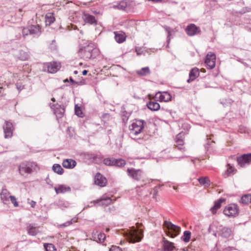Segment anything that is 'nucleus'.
I'll return each instance as SVG.
<instances>
[{"instance_id": "obj_1", "label": "nucleus", "mask_w": 251, "mask_h": 251, "mask_svg": "<svg viewBox=\"0 0 251 251\" xmlns=\"http://www.w3.org/2000/svg\"><path fill=\"white\" fill-rule=\"evenodd\" d=\"M79 55L85 59L95 58L99 53L98 49L94 47L91 43L84 49H80L78 51Z\"/></svg>"}, {"instance_id": "obj_2", "label": "nucleus", "mask_w": 251, "mask_h": 251, "mask_svg": "<svg viewBox=\"0 0 251 251\" xmlns=\"http://www.w3.org/2000/svg\"><path fill=\"white\" fill-rule=\"evenodd\" d=\"M125 236L129 243L138 242L143 238V230L133 227L125 233Z\"/></svg>"}, {"instance_id": "obj_3", "label": "nucleus", "mask_w": 251, "mask_h": 251, "mask_svg": "<svg viewBox=\"0 0 251 251\" xmlns=\"http://www.w3.org/2000/svg\"><path fill=\"white\" fill-rule=\"evenodd\" d=\"M144 123L145 122L143 120H138L134 121L129 126L130 135L131 136H134L141 133L144 127Z\"/></svg>"}, {"instance_id": "obj_4", "label": "nucleus", "mask_w": 251, "mask_h": 251, "mask_svg": "<svg viewBox=\"0 0 251 251\" xmlns=\"http://www.w3.org/2000/svg\"><path fill=\"white\" fill-rule=\"evenodd\" d=\"M164 226L168 230L166 231L167 236L174 238L179 234L180 231V227L179 226L174 225L171 222L167 221L164 222Z\"/></svg>"}, {"instance_id": "obj_5", "label": "nucleus", "mask_w": 251, "mask_h": 251, "mask_svg": "<svg viewBox=\"0 0 251 251\" xmlns=\"http://www.w3.org/2000/svg\"><path fill=\"white\" fill-rule=\"evenodd\" d=\"M237 162L241 167L251 164V153L244 154L237 158Z\"/></svg>"}, {"instance_id": "obj_6", "label": "nucleus", "mask_w": 251, "mask_h": 251, "mask_svg": "<svg viewBox=\"0 0 251 251\" xmlns=\"http://www.w3.org/2000/svg\"><path fill=\"white\" fill-rule=\"evenodd\" d=\"M187 34L189 36H193L201 33V29L194 24L187 26L185 29Z\"/></svg>"}, {"instance_id": "obj_7", "label": "nucleus", "mask_w": 251, "mask_h": 251, "mask_svg": "<svg viewBox=\"0 0 251 251\" xmlns=\"http://www.w3.org/2000/svg\"><path fill=\"white\" fill-rule=\"evenodd\" d=\"M215 54L212 52H208L205 60V63L210 69H212L215 67Z\"/></svg>"}, {"instance_id": "obj_8", "label": "nucleus", "mask_w": 251, "mask_h": 251, "mask_svg": "<svg viewBox=\"0 0 251 251\" xmlns=\"http://www.w3.org/2000/svg\"><path fill=\"white\" fill-rule=\"evenodd\" d=\"M128 175L136 180H140L142 179L143 172L141 170H135L134 169H128L127 170Z\"/></svg>"}, {"instance_id": "obj_9", "label": "nucleus", "mask_w": 251, "mask_h": 251, "mask_svg": "<svg viewBox=\"0 0 251 251\" xmlns=\"http://www.w3.org/2000/svg\"><path fill=\"white\" fill-rule=\"evenodd\" d=\"M224 214L228 217H233L238 213L237 205L230 204L226 206L224 210Z\"/></svg>"}, {"instance_id": "obj_10", "label": "nucleus", "mask_w": 251, "mask_h": 251, "mask_svg": "<svg viewBox=\"0 0 251 251\" xmlns=\"http://www.w3.org/2000/svg\"><path fill=\"white\" fill-rule=\"evenodd\" d=\"M5 138H11L13 135V127L11 123L6 121L3 126Z\"/></svg>"}, {"instance_id": "obj_11", "label": "nucleus", "mask_w": 251, "mask_h": 251, "mask_svg": "<svg viewBox=\"0 0 251 251\" xmlns=\"http://www.w3.org/2000/svg\"><path fill=\"white\" fill-rule=\"evenodd\" d=\"M162 246L163 251H174L176 249L174 243L168 241L165 237L162 238Z\"/></svg>"}, {"instance_id": "obj_12", "label": "nucleus", "mask_w": 251, "mask_h": 251, "mask_svg": "<svg viewBox=\"0 0 251 251\" xmlns=\"http://www.w3.org/2000/svg\"><path fill=\"white\" fill-rule=\"evenodd\" d=\"M50 107L53 109L54 113L57 118H61L63 117L65 112L63 107L58 104H50Z\"/></svg>"}, {"instance_id": "obj_13", "label": "nucleus", "mask_w": 251, "mask_h": 251, "mask_svg": "<svg viewBox=\"0 0 251 251\" xmlns=\"http://www.w3.org/2000/svg\"><path fill=\"white\" fill-rule=\"evenodd\" d=\"M95 183L100 187H104L107 183V180L101 174L97 173L95 176Z\"/></svg>"}, {"instance_id": "obj_14", "label": "nucleus", "mask_w": 251, "mask_h": 251, "mask_svg": "<svg viewBox=\"0 0 251 251\" xmlns=\"http://www.w3.org/2000/svg\"><path fill=\"white\" fill-rule=\"evenodd\" d=\"M221 228L219 231V235L225 238H228L230 237L232 234L231 228L226 226H221Z\"/></svg>"}, {"instance_id": "obj_15", "label": "nucleus", "mask_w": 251, "mask_h": 251, "mask_svg": "<svg viewBox=\"0 0 251 251\" xmlns=\"http://www.w3.org/2000/svg\"><path fill=\"white\" fill-rule=\"evenodd\" d=\"M115 39L118 43H122L126 40V33L122 31H114Z\"/></svg>"}, {"instance_id": "obj_16", "label": "nucleus", "mask_w": 251, "mask_h": 251, "mask_svg": "<svg viewBox=\"0 0 251 251\" xmlns=\"http://www.w3.org/2000/svg\"><path fill=\"white\" fill-rule=\"evenodd\" d=\"M27 233L31 236H35L40 232L39 227L29 224L26 227Z\"/></svg>"}, {"instance_id": "obj_17", "label": "nucleus", "mask_w": 251, "mask_h": 251, "mask_svg": "<svg viewBox=\"0 0 251 251\" xmlns=\"http://www.w3.org/2000/svg\"><path fill=\"white\" fill-rule=\"evenodd\" d=\"M54 190L57 194H63L66 192H69L71 191L70 186L65 185H59L57 187H54Z\"/></svg>"}, {"instance_id": "obj_18", "label": "nucleus", "mask_w": 251, "mask_h": 251, "mask_svg": "<svg viewBox=\"0 0 251 251\" xmlns=\"http://www.w3.org/2000/svg\"><path fill=\"white\" fill-rule=\"evenodd\" d=\"M60 68V64L56 62H50L48 65V71L50 73H55Z\"/></svg>"}, {"instance_id": "obj_19", "label": "nucleus", "mask_w": 251, "mask_h": 251, "mask_svg": "<svg viewBox=\"0 0 251 251\" xmlns=\"http://www.w3.org/2000/svg\"><path fill=\"white\" fill-rule=\"evenodd\" d=\"M95 204L99 205L107 206L112 202V200L109 197L103 196L100 199L98 200L94 201Z\"/></svg>"}, {"instance_id": "obj_20", "label": "nucleus", "mask_w": 251, "mask_h": 251, "mask_svg": "<svg viewBox=\"0 0 251 251\" xmlns=\"http://www.w3.org/2000/svg\"><path fill=\"white\" fill-rule=\"evenodd\" d=\"M83 19L84 21L86 23H88L92 25H97V21L95 19V17L93 15L84 13L83 16Z\"/></svg>"}, {"instance_id": "obj_21", "label": "nucleus", "mask_w": 251, "mask_h": 251, "mask_svg": "<svg viewBox=\"0 0 251 251\" xmlns=\"http://www.w3.org/2000/svg\"><path fill=\"white\" fill-rule=\"evenodd\" d=\"M20 174L24 175L25 174L31 173V169L29 168L28 163H23L19 166Z\"/></svg>"}, {"instance_id": "obj_22", "label": "nucleus", "mask_w": 251, "mask_h": 251, "mask_svg": "<svg viewBox=\"0 0 251 251\" xmlns=\"http://www.w3.org/2000/svg\"><path fill=\"white\" fill-rule=\"evenodd\" d=\"M0 198L3 202L7 204L9 202L10 197V193L6 189H3L0 194Z\"/></svg>"}, {"instance_id": "obj_23", "label": "nucleus", "mask_w": 251, "mask_h": 251, "mask_svg": "<svg viewBox=\"0 0 251 251\" xmlns=\"http://www.w3.org/2000/svg\"><path fill=\"white\" fill-rule=\"evenodd\" d=\"M92 237L93 238L94 241L99 243H103L105 239L106 236L103 233H100L96 231L95 233H93Z\"/></svg>"}, {"instance_id": "obj_24", "label": "nucleus", "mask_w": 251, "mask_h": 251, "mask_svg": "<svg viewBox=\"0 0 251 251\" xmlns=\"http://www.w3.org/2000/svg\"><path fill=\"white\" fill-rule=\"evenodd\" d=\"M76 165V162L75 160L72 159H67L63 161V166L67 169L74 168Z\"/></svg>"}, {"instance_id": "obj_25", "label": "nucleus", "mask_w": 251, "mask_h": 251, "mask_svg": "<svg viewBox=\"0 0 251 251\" xmlns=\"http://www.w3.org/2000/svg\"><path fill=\"white\" fill-rule=\"evenodd\" d=\"M225 201L224 199L221 198L215 201L214 205L210 209L213 214L216 213L217 210L221 207V203Z\"/></svg>"}, {"instance_id": "obj_26", "label": "nucleus", "mask_w": 251, "mask_h": 251, "mask_svg": "<svg viewBox=\"0 0 251 251\" xmlns=\"http://www.w3.org/2000/svg\"><path fill=\"white\" fill-rule=\"evenodd\" d=\"M160 94V96L158 98L160 101L167 102L171 100L172 98L171 95L167 92H163L161 93L158 92Z\"/></svg>"}, {"instance_id": "obj_27", "label": "nucleus", "mask_w": 251, "mask_h": 251, "mask_svg": "<svg viewBox=\"0 0 251 251\" xmlns=\"http://www.w3.org/2000/svg\"><path fill=\"white\" fill-rule=\"evenodd\" d=\"M29 28L30 34L38 35L41 32V28L39 25H31Z\"/></svg>"}, {"instance_id": "obj_28", "label": "nucleus", "mask_w": 251, "mask_h": 251, "mask_svg": "<svg viewBox=\"0 0 251 251\" xmlns=\"http://www.w3.org/2000/svg\"><path fill=\"white\" fill-rule=\"evenodd\" d=\"M147 106L149 109L151 111H157L160 108V104L155 101H151L147 103Z\"/></svg>"}, {"instance_id": "obj_29", "label": "nucleus", "mask_w": 251, "mask_h": 251, "mask_svg": "<svg viewBox=\"0 0 251 251\" xmlns=\"http://www.w3.org/2000/svg\"><path fill=\"white\" fill-rule=\"evenodd\" d=\"M136 73L140 76H147L151 74V71L149 67H146L137 71Z\"/></svg>"}, {"instance_id": "obj_30", "label": "nucleus", "mask_w": 251, "mask_h": 251, "mask_svg": "<svg viewBox=\"0 0 251 251\" xmlns=\"http://www.w3.org/2000/svg\"><path fill=\"white\" fill-rule=\"evenodd\" d=\"M19 59L25 61L28 59L29 55L27 52L23 50H19V52L16 55Z\"/></svg>"}, {"instance_id": "obj_31", "label": "nucleus", "mask_w": 251, "mask_h": 251, "mask_svg": "<svg viewBox=\"0 0 251 251\" xmlns=\"http://www.w3.org/2000/svg\"><path fill=\"white\" fill-rule=\"evenodd\" d=\"M198 181L201 185L205 187H208L210 185V181L207 177H201L198 179Z\"/></svg>"}, {"instance_id": "obj_32", "label": "nucleus", "mask_w": 251, "mask_h": 251, "mask_svg": "<svg viewBox=\"0 0 251 251\" xmlns=\"http://www.w3.org/2000/svg\"><path fill=\"white\" fill-rule=\"evenodd\" d=\"M52 170L55 173L58 175H62L64 173V170L62 167L58 164H54L52 167Z\"/></svg>"}, {"instance_id": "obj_33", "label": "nucleus", "mask_w": 251, "mask_h": 251, "mask_svg": "<svg viewBox=\"0 0 251 251\" xmlns=\"http://www.w3.org/2000/svg\"><path fill=\"white\" fill-rule=\"evenodd\" d=\"M55 21V18L52 13H48L46 15V25H50Z\"/></svg>"}, {"instance_id": "obj_34", "label": "nucleus", "mask_w": 251, "mask_h": 251, "mask_svg": "<svg viewBox=\"0 0 251 251\" xmlns=\"http://www.w3.org/2000/svg\"><path fill=\"white\" fill-rule=\"evenodd\" d=\"M200 75L199 70L197 68H194L190 71L189 76L195 79Z\"/></svg>"}, {"instance_id": "obj_35", "label": "nucleus", "mask_w": 251, "mask_h": 251, "mask_svg": "<svg viewBox=\"0 0 251 251\" xmlns=\"http://www.w3.org/2000/svg\"><path fill=\"white\" fill-rule=\"evenodd\" d=\"M113 166L119 167H124L126 164V162L123 159H115L114 158Z\"/></svg>"}, {"instance_id": "obj_36", "label": "nucleus", "mask_w": 251, "mask_h": 251, "mask_svg": "<svg viewBox=\"0 0 251 251\" xmlns=\"http://www.w3.org/2000/svg\"><path fill=\"white\" fill-rule=\"evenodd\" d=\"M241 202L245 204L251 203V195L246 194L243 196L241 199Z\"/></svg>"}, {"instance_id": "obj_37", "label": "nucleus", "mask_w": 251, "mask_h": 251, "mask_svg": "<svg viewBox=\"0 0 251 251\" xmlns=\"http://www.w3.org/2000/svg\"><path fill=\"white\" fill-rule=\"evenodd\" d=\"M127 6V3L125 1H121L119 4L117 5H114L113 6L114 8H117L119 10H125Z\"/></svg>"}, {"instance_id": "obj_38", "label": "nucleus", "mask_w": 251, "mask_h": 251, "mask_svg": "<svg viewBox=\"0 0 251 251\" xmlns=\"http://www.w3.org/2000/svg\"><path fill=\"white\" fill-rule=\"evenodd\" d=\"M191 232L188 230H186L183 232V235L181 237V239L184 242L187 243L190 241L191 237Z\"/></svg>"}, {"instance_id": "obj_39", "label": "nucleus", "mask_w": 251, "mask_h": 251, "mask_svg": "<svg viewBox=\"0 0 251 251\" xmlns=\"http://www.w3.org/2000/svg\"><path fill=\"white\" fill-rule=\"evenodd\" d=\"M176 146L178 148L179 150H181V147L183 145L184 141L183 140L180 138V136L178 135L176 137Z\"/></svg>"}, {"instance_id": "obj_40", "label": "nucleus", "mask_w": 251, "mask_h": 251, "mask_svg": "<svg viewBox=\"0 0 251 251\" xmlns=\"http://www.w3.org/2000/svg\"><path fill=\"white\" fill-rule=\"evenodd\" d=\"M114 158H106L103 160V163L107 166H113Z\"/></svg>"}, {"instance_id": "obj_41", "label": "nucleus", "mask_w": 251, "mask_h": 251, "mask_svg": "<svg viewBox=\"0 0 251 251\" xmlns=\"http://www.w3.org/2000/svg\"><path fill=\"white\" fill-rule=\"evenodd\" d=\"M44 247L45 248L46 251H56L54 249V246L52 244H45Z\"/></svg>"}, {"instance_id": "obj_42", "label": "nucleus", "mask_w": 251, "mask_h": 251, "mask_svg": "<svg viewBox=\"0 0 251 251\" xmlns=\"http://www.w3.org/2000/svg\"><path fill=\"white\" fill-rule=\"evenodd\" d=\"M227 169L226 172V176H230L234 171V168L230 164H227Z\"/></svg>"}, {"instance_id": "obj_43", "label": "nucleus", "mask_w": 251, "mask_h": 251, "mask_svg": "<svg viewBox=\"0 0 251 251\" xmlns=\"http://www.w3.org/2000/svg\"><path fill=\"white\" fill-rule=\"evenodd\" d=\"M84 156L86 159H88L91 160H94L96 157V154L94 153L87 152L84 154Z\"/></svg>"}, {"instance_id": "obj_44", "label": "nucleus", "mask_w": 251, "mask_h": 251, "mask_svg": "<svg viewBox=\"0 0 251 251\" xmlns=\"http://www.w3.org/2000/svg\"><path fill=\"white\" fill-rule=\"evenodd\" d=\"M164 28H165L166 31L168 33L167 38H168V41H169L171 39V36L172 35V33L173 31V30L172 28H171L170 27L167 26H165Z\"/></svg>"}, {"instance_id": "obj_45", "label": "nucleus", "mask_w": 251, "mask_h": 251, "mask_svg": "<svg viewBox=\"0 0 251 251\" xmlns=\"http://www.w3.org/2000/svg\"><path fill=\"white\" fill-rule=\"evenodd\" d=\"M29 168L31 169V173L33 171H35L38 168L37 164L35 162L28 163Z\"/></svg>"}, {"instance_id": "obj_46", "label": "nucleus", "mask_w": 251, "mask_h": 251, "mask_svg": "<svg viewBox=\"0 0 251 251\" xmlns=\"http://www.w3.org/2000/svg\"><path fill=\"white\" fill-rule=\"evenodd\" d=\"M10 199L11 202L13 204L14 207H16L18 206L19 204L17 201V199L15 196H11L10 197Z\"/></svg>"}, {"instance_id": "obj_47", "label": "nucleus", "mask_w": 251, "mask_h": 251, "mask_svg": "<svg viewBox=\"0 0 251 251\" xmlns=\"http://www.w3.org/2000/svg\"><path fill=\"white\" fill-rule=\"evenodd\" d=\"M75 113L76 115L78 116L81 117L82 115V112L81 111V109L79 107H76V105L75 106Z\"/></svg>"}, {"instance_id": "obj_48", "label": "nucleus", "mask_w": 251, "mask_h": 251, "mask_svg": "<svg viewBox=\"0 0 251 251\" xmlns=\"http://www.w3.org/2000/svg\"><path fill=\"white\" fill-rule=\"evenodd\" d=\"M74 219H72V220H70V221H68L67 222H66V223L62 224V225H60V226L61 227H64V226H69L70 225H71V224H73V221Z\"/></svg>"}, {"instance_id": "obj_49", "label": "nucleus", "mask_w": 251, "mask_h": 251, "mask_svg": "<svg viewBox=\"0 0 251 251\" xmlns=\"http://www.w3.org/2000/svg\"><path fill=\"white\" fill-rule=\"evenodd\" d=\"M16 87L19 92L24 88V85H23L21 82L17 83Z\"/></svg>"}, {"instance_id": "obj_50", "label": "nucleus", "mask_w": 251, "mask_h": 251, "mask_svg": "<svg viewBox=\"0 0 251 251\" xmlns=\"http://www.w3.org/2000/svg\"><path fill=\"white\" fill-rule=\"evenodd\" d=\"M23 35L25 36L29 34V28H24L22 31Z\"/></svg>"}, {"instance_id": "obj_51", "label": "nucleus", "mask_w": 251, "mask_h": 251, "mask_svg": "<svg viewBox=\"0 0 251 251\" xmlns=\"http://www.w3.org/2000/svg\"><path fill=\"white\" fill-rule=\"evenodd\" d=\"M109 251H123L122 249L119 247L117 246H112V248L110 249Z\"/></svg>"}, {"instance_id": "obj_52", "label": "nucleus", "mask_w": 251, "mask_h": 251, "mask_svg": "<svg viewBox=\"0 0 251 251\" xmlns=\"http://www.w3.org/2000/svg\"><path fill=\"white\" fill-rule=\"evenodd\" d=\"M29 203L30 204L32 208H34L35 207V206L36 202L32 200V201H30Z\"/></svg>"}, {"instance_id": "obj_53", "label": "nucleus", "mask_w": 251, "mask_h": 251, "mask_svg": "<svg viewBox=\"0 0 251 251\" xmlns=\"http://www.w3.org/2000/svg\"><path fill=\"white\" fill-rule=\"evenodd\" d=\"M195 79L193 78H191L190 77V76H189V79L187 80V82L188 83H190L191 82H192V81L194 80Z\"/></svg>"}, {"instance_id": "obj_54", "label": "nucleus", "mask_w": 251, "mask_h": 251, "mask_svg": "<svg viewBox=\"0 0 251 251\" xmlns=\"http://www.w3.org/2000/svg\"><path fill=\"white\" fill-rule=\"evenodd\" d=\"M87 73H88V71L87 70H83L82 71V75H86Z\"/></svg>"}, {"instance_id": "obj_55", "label": "nucleus", "mask_w": 251, "mask_h": 251, "mask_svg": "<svg viewBox=\"0 0 251 251\" xmlns=\"http://www.w3.org/2000/svg\"><path fill=\"white\" fill-rule=\"evenodd\" d=\"M70 80L72 82H73V83H76L72 78V77H70Z\"/></svg>"}, {"instance_id": "obj_56", "label": "nucleus", "mask_w": 251, "mask_h": 251, "mask_svg": "<svg viewBox=\"0 0 251 251\" xmlns=\"http://www.w3.org/2000/svg\"><path fill=\"white\" fill-rule=\"evenodd\" d=\"M149 1H152L153 2H158L161 1V0H148Z\"/></svg>"}, {"instance_id": "obj_57", "label": "nucleus", "mask_w": 251, "mask_h": 251, "mask_svg": "<svg viewBox=\"0 0 251 251\" xmlns=\"http://www.w3.org/2000/svg\"><path fill=\"white\" fill-rule=\"evenodd\" d=\"M208 231L209 232H211V226H210L208 228Z\"/></svg>"}, {"instance_id": "obj_58", "label": "nucleus", "mask_w": 251, "mask_h": 251, "mask_svg": "<svg viewBox=\"0 0 251 251\" xmlns=\"http://www.w3.org/2000/svg\"><path fill=\"white\" fill-rule=\"evenodd\" d=\"M51 100L53 102L55 101V99L54 98H51Z\"/></svg>"}, {"instance_id": "obj_59", "label": "nucleus", "mask_w": 251, "mask_h": 251, "mask_svg": "<svg viewBox=\"0 0 251 251\" xmlns=\"http://www.w3.org/2000/svg\"><path fill=\"white\" fill-rule=\"evenodd\" d=\"M74 73L75 74H77V71H74Z\"/></svg>"}, {"instance_id": "obj_60", "label": "nucleus", "mask_w": 251, "mask_h": 251, "mask_svg": "<svg viewBox=\"0 0 251 251\" xmlns=\"http://www.w3.org/2000/svg\"><path fill=\"white\" fill-rule=\"evenodd\" d=\"M213 235H214L215 237H217V233L214 232V233H213Z\"/></svg>"}, {"instance_id": "obj_61", "label": "nucleus", "mask_w": 251, "mask_h": 251, "mask_svg": "<svg viewBox=\"0 0 251 251\" xmlns=\"http://www.w3.org/2000/svg\"><path fill=\"white\" fill-rule=\"evenodd\" d=\"M179 251H185V250L182 249V250H180Z\"/></svg>"}, {"instance_id": "obj_62", "label": "nucleus", "mask_w": 251, "mask_h": 251, "mask_svg": "<svg viewBox=\"0 0 251 251\" xmlns=\"http://www.w3.org/2000/svg\"><path fill=\"white\" fill-rule=\"evenodd\" d=\"M67 81H68V80L67 79L64 80V82H67Z\"/></svg>"}]
</instances>
